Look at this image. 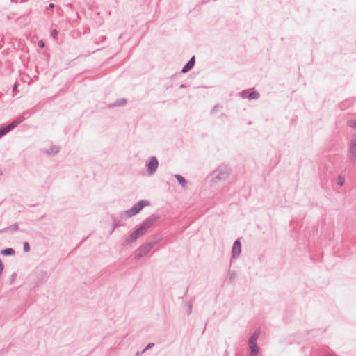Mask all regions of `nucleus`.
<instances>
[{
    "mask_svg": "<svg viewBox=\"0 0 356 356\" xmlns=\"http://www.w3.org/2000/svg\"><path fill=\"white\" fill-rule=\"evenodd\" d=\"M3 269H4V266H3V264L2 261H1V259H0V276L3 273Z\"/></svg>",
    "mask_w": 356,
    "mask_h": 356,
    "instance_id": "a878e982",
    "label": "nucleus"
},
{
    "mask_svg": "<svg viewBox=\"0 0 356 356\" xmlns=\"http://www.w3.org/2000/svg\"><path fill=\"white\" fill-rule=\"evenodd\" d=\"M15 129L14 124H8L0 128V138Z\"/></svg>",
    "mask_w": 356,
    "mask_h": 356,
    "instance_id": "1a4fd4ad",
    "label": "nucleus"
},
{
    "mask_svg": "<svg viewBox=\"0 0 356 356\" xmlns=\"http://www.w3.org/2000/svg\"><path fill=\"white\" fill-rule=\"evenodd\" d=\"M54 5L53 3H50V5H49L50 8H54Z\"/></svg>",
    "mask_w": 356,
    "mask_h": 356,
    "instance_id": "473e14b6",
    "label": "nucleus"
},
{
    "mask_svg": "<svg viewBox=\"0 0 356 356\" xmlns=\"http://www.w3.org/2000/svg\"><path fill=\"white\" fill-rule=\"evenodd\" d=\"M228 276H229V281L232 282L236 279V273L235 271H229Z\"/></svg>",
    "mask_w": 356,
    "mask_h": 356,
    "instance_id": "6ab92c4d",
    "label": "nucleus"
},
{
    "mask_svg": "<svg viewBox=\"0 0 356 356\" xmlns=\"http://www.w3.org/2000/svg\"><path fill=\"white\" fill-rule=\"evenodd\" d=\"M149 205L147 200H140L135 204L131 209L121 213L122 218H130L138 213L145 206Z\"/></svg>",
    "mask_w": 356,
    "mask_h": 356,
    "instance_id": "7ed1b4c3",
    "label": "nucleus"
},
{
    "mask_svg": "<svg viewBox=\"0 0 356 356\" xmlns=\"http://www.w3.org/2000/svg\"><path fill=\"white\" fill-rule=\"evenodd\" d=\"M248 95V90H243L241 92V96L243 98H247V96Z\"/></svg>",
    "mask_w": 356,
    "mask_h": 356,
    "instance_id": "393cba45",
    "label": "nucleus"
},
{
    "mask_svg": "<svg viewBox=\"0 0 356 356\" xmlns=\"http://www.w3.org/2000/svg\"><path fill=\"white\" fill-rule=\"evenodd\" d=\"M154 243H147L144 245H142L136 252L134 258L136 260H140L143 257L146 256L154 247Z\"/></svg>",
    "mask_w": 356,
    "mask_h": 356,
    "instance_id": "20e7f679",
    "label": "nucleus"
},
{
    "mask_svg": "<svg viewBox=\"0 0 356 356\" xmlns=\"http://www.w3.org/2000/svg\"><path fill=\"white\" fill-rule=\"evenodd\" d=\"M260 97V95L257 91H252L251 92H248V95L247 96V98L248 99H257Z\"/></svg>",
    "mask_w": 356,
    "mask_h": 356,
    "instance_id": "ddd939ff",
    "label": "nucleus"
},
{
    "mask_svg": "<svg viewBox=\"0 0 356 356\" xmlns=\"http://www.w3.org/2000/svg\"><path fill=\"white\" fill-rule=\"evenodd\" d=\"M156 217L154 215L146 218L140 226L134 230L130 235L125 239L124 245L131 244L136 241L140 236L144 235L148 229L154 225L156 220Z\"/></svg>",
    "mask_w": 356,
    "mask_h": 356,
    "instance_id": "f257e3e1",
    "label": "nucleus"
},
{
    "mask_svg": "<svg viewBox=\"0 0 356 356\" xmlns=\"http://www.w3.org/2000/svg\"><path fill=\"white\" fill-rule=\"evenodd\" d=\"M348 156L352 163H355L356 162V136H353L351 139Z\"/></svg>",
    "mask_w": 356,
    "mask_h": 356,
    "instance_id": "423d86ee",
    "label": "nucleus"
},
{
    "mask_svg": "<svg viewBox=\"0 0 356 356\" xmlns=\"http://www.w3.org/2000/svg\"><path fill=\"white\" fill-rule=\"evenodd\" d=\"M192 312V304L189 303L188 305V314H190Z\"/></svg>",
    "mask_w": 356,
    "mask_h": 356,
    "instance_id": "bb28decb",
    "label": "nucleus"
},
{
    "mask_svg": "<svg viewBox=\"0 0 356 356\" xmlns=\"http://www.w3.org/2000/svg\"><path fill=\"white\" fill-rule=\"evenodd\" d=\"M344 177L340 175L338 179V184L342 186L344 184Z\"/></svg>",
    "mask_w": 356,
    "mask_h": 356,
    "instance_id": "5701e85b",
    "label": "nucleus"
},
{
    "mask_svg": "<svg viewBox=\"0 0 356 356\" xmlns=\"http://www.w3.org/2000/svg\"><path fill=\"white\" fill-rule=\"evenodd\" d=\"M195 65V56H192L187 63L183 67L181 70L182 73H186L189 72Z\"/></svg>",
    "mask_w": 356,
    "mask_h": 356,
    "instance_id": "6e6552de",
    "label": "nucleus"
},
{
    "mask_svg": "<svg viewBox=\"0 0 356 356\" xmlns=\"http://www.w3.org/2000/svg\"><path fill=\"white\" fill-rule=\"evenodd\" d=\"M231 172V169L227 166H220L211 174L212 185L219 184L227 179Z\"/></svg>",
    "mask_w": 356,
    "mask_h": 356,
    "instance_id": "f03ea898",
    "label": "nucleus"
},
{
    "mask_svg": "<svg viewBox=\"0 0 356 356\" xmlns=\"http://www.w3.org/2000/svg\"><path fill=\"white\" fill-rule=\"evenodd\" d=\"M58 35V31L56 30V29H54L52 31H51V35L52 37L54 38H56Z\"/></svg>",
    "mask_w": 356,
    "mask_h": 356,
    "instance_id": "cd10ccee",
    "label": "nucleus"
},
{
    "mask_svg": "<svg viewBox=\"0 0 356 356\" xmlns=\"http://www.w3.org/2000/svg\"><path fill=\"white\" fill-rule=\"evenodd\" d=\"M17 229H19V225H18L17 223H15V224L13 225H12V226H10V227H7V228L6 229V231H8V230H10V231H16V230H17Z\"/></svg>",
    "mask_w": 356,
    "mask_h": 356,
    "instance_id": "aec40b11",
    "label": "nucleus"
},
{
    "mask_svg": "<svg viewBox=\"0 0 356 356\" xmlns=\"http://www.w3.org/2000/svg\"><path fill=\"white\" fill-rule=\"evenodd\" d=\"M113 228L111 231V232L115 229L117 228L119 226H124V223H121L120 221L119 220H117L116 218H113Z\"/></svg>",
    "mask_w": 356,
    "mask_h": 356,
    "instance_id": "f3484780",
    "label": "nucleus"
},
{
    "mask_svg": "<svg viewBox=\"0 0 356 356\" xmlns=\"http://www.w3.org/2000/svg\"><path fill=\"white\" fill-rule=\"evenodd\" d=\"M241 252V244L239 240H236L232 248V257L235 258L238 257Z\"/></svg>",
    "mask_w": 356,
    "mask_h": 356,
    "instance_id": "0eeeda50",
    "label": "nucleus"
},
{
    "mask_svg": "<svg viewBox=\"0 0 356 356\" xmlns=\"http://www.w3.org/2000/svg\"><path fill=\"white\" fill-rule=\"evenodd\" d=\"M179 88H186V86L184 84H181V85H180Z\"/></svg>",
    "mask_w": 356,
    "mask_h": 356,
    "instance_id": "2f4dec72",
    "label": "nucleus"
},
{
    "mask_svg": "<svg viewBox=\"0 0 356 356\" xmlns=\"http://www.w3.org/2000/svg\"><path fill=\"white\" fill-rule=\"evenodd\" d=\"M260 330L257 329L248 339V343H257L260 335Z\"/></svg>",
    "mask_w": 356,
    "mask_h": 356,
    "instance_id": "9b49d317",
    "label": "nucleus"
},
{
    "mask_svg": "<svg viewBox=\"0 0 356 356\" xmlns=\"http://www.w3.org/2000/svg\"><path fill=\"white\" fill-rule=\"evenodd\" d=\"M249 349L250 350V356H257L259 353V347L257 343H248Z\"/></svg>",
    "mask_w": 356,
    "mask_h": 356,
    "instance_id": "9d476101",
    "label": "nucleus"
},
{
    "mask_svg": "<svg viewBox=\"0 0 356 356\" xmlns=\"http://www.w3.org/2000/svg\"><path fill=\"white\" fill-rule=\"evenodd\" d=\"M15 253V251L13 248H6V249H3L1 251V254L4 255V256H10V255H14Z\"/></svg>",
    "mask_w": 356,
    "mask_h": 356,
    "instance_id": "f8f14e48",
    "label": "nucleus"
},
{
    "mask_svg": "<svg viewBox=\"0 0 356 356\" xmlns=\"http://www.w3.org/2000/svg\"><path fill=\"white\" fill-rule=\"evenodd\" d=\"M127 103V99H118L116 100L114 103L112 104V106H123L125 104Z\"/></svg>",
    "mask_w": 356,
    "mask_h": 356,
    "instance_id": "2eb2a0df",
    "label": "nucleus"
},
{
    "mask_svg": "<svg viewBox=\"0 0 356 356\" xmlns=\"http://www.w3.org/2000/svg\"><path fill=\"white\" fill-rule=\"evenodd\" d=\"M24 120V118L22 117V116H20V117H18L16 120H13L9 124H14L15 125V128L18 124L22 123Z\"/></svg>",
    "mask_w": 356,
    "mask_h": 356,
    "instance_id": "dca6fc26",
    "label": "nucleus"
},
{
    "mask_svg": "<svg viewBox=\"0 0 356 356\" xmlns=\"http://www.w3.org/2000/svg\"><path fill=\"white\" fill-rule=\"evenodd\" d=\"M105 40H106V37L105 36H102V38H101L100 42H104Z\"/></svg>",
    "mask_w": 356,
    "mask_h": 356,
    "instance_id": "7c9ffc66",
    "label": "nucleus"
},
{
    "mask_svg": "<svg viewBox=\"0 0 356 356\" xmlns=\"http://www.w3.org/2000/svg\"><path fill=\"white\" fill-rule=\"evenodd\" d=\"M2 171L0 170V175H2Z\"/></svg>",
    "mask_w": 356,
    "mask_h": 356,
    "instance_id": "72a5a7b5",
    "label": "nucleus"
},
{
    "mask_svg": "<svg viewBox=\"0 0 356 356\" xmlns=\"http://www.w3.org/2000/svg\"><path fill=\"white\" fill-rule=\"evenodd\" d=\"M24 251L25 252H28L30 251V245H29V243L28 242H24Z\"/></svg>",
    "mask_w": 356,
    "mask_h": 356,
    "instance_id": "412c9836",
    "label": "nucleus"
},
{
    "mask_svg": "<svg viewBox=\"0 0 356 356\" xmlns=\"http://www.w3.org/2000/svg\"><path fill=\"white\" fill-rule=\"evenodd\" d=\"M60 150V147L58 146H52L50 148V151L49 152V154H57Z\"/></svg>",
    "mask_w": 356,
    "mask_h": 356,
    "instance_id": "a211bd4d",
    "label": "nucleus"
},
{
    "mask_svg": "<svg viewBox=\"0 0 356 356\" xmlns=\"http://www.w3.org/2000/svg\"><path fill=\"white\" fill-rule=\"evenodd\" d=\"M159 165V162L156 156H153L149 158V159L146 162V166L147 169L148 174L149 175H154Z\"/></svg>",
    "mask_w": 356,
    "mask_h": 356,
    "instance_id": "39448f33",
    "label": "nucleus"
},
{
    "mask_svg": "<svg viewBox=\"0 0 356 356\" xmlns=\"http://www.w3.org/2000/svg\"><path fill=\"white\" fill-rule=\"evenodd\" d=\"M17 88V83H15L14 86H13V91L16 90Z\"/></svg>",
    "mask_w": 356,
    "mask_h": 356,
    "instance_id": "c756f323",
    "label": "nucleus"
},
{
    "mask_svg": "<svg viewBox=\"0 0 356 356\" xmlns=\"http://www.w3.org/2000/svg\"><path fill=\"white\" fill-rule=\"evenodd\" d=\"M38 45H39L40 47H43L44 46V43L43 41L40 40L38 42Z\"/></svg>",
    "mask_w": 356,
    "mask_h": 356,
    "instance_id": "c85d7f7f",
    "label": "nucleus"
},
{
    "mask_svg": "<svg viewBox=\"0 0 356 356\" xmlns=\"http://www.w3.org/2000/svg\"><path fill=\"white\" fill-rule=\"evenodd\" d=\"M154 346V343H149L147 345L146 348L143 350L142 353H143L144 352H145L147 350H149V349H151L152 348H153Z\"/></svg>",
    "mask_w": 356,
    "mask_h": 356,
    "instance_id": "b1692460",
    "label": "nucleus"
},
{
    "mask_svg": "<svg viewBox=\"0 0 356 356\" xmlns=\"http://www.w3.org/2000/svg\"><path fill=\"white\" fill-rule=\"evenodd\" d=\"M348 125L350 127L355 128L356 129V121L355 120H349L348 122Z\"/></svg>",
    "mask_w": 356,
    "mask_h": 356,
    "instance_id": "4be33fe9",
    "label": "nucleus"
},
{
    "mask_svg": "<svg viewBox=\"0 0 356 356\" xmlns=\"http://www.w3.org/2000/svg\"><path fill=\"white\" fill-rule=\"evenodd\" d=\"M175 177L177 179L179 184H181L183 188H185V185L186 184L185 178L179 175H175Z\"/></svg>",
    "mask_w": 356,
    "mask_h": 356,
    "instance_id": "4468645a",
    "label": "nucleus"
}]
</instances>
